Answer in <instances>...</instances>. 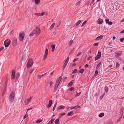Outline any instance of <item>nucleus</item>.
Instances as JSON below:
<instances>
[{
	"mask_svg": "<svg viewBox=\"0 0 124 124\" xmlns=\"http://www.w3.org/2000/svg\"><path fill=\"white\" fill-rule=\"evenodd\" d=\"M124 21V18L122 19L121 20V22H123Z\"/></svg>",
	"mask_w": 124,
	"mask_h": 124,
	"instance_id": "63",
	"label": "nucleus"
},
{
	"mask_svg": "<svg viewBox=\"0 0 124 124\" xmlns=\"http://www.w3.org/2000/svg\"><path fill=\"white\" fill-rule=\"evenodd\" d=\"M45 14V13L44 12H43L42 13H39L38 16H43Z\"/></svg>",
	"mask_w": 124,
	"mask_h": 124,
	"instance_id": "25",
	"label": "nucleus"
},
{
	"mask_svg": "<svg viewBox=\"0 0 124 124\" xmlns=\"http://www.w3.org/2000/svg\"><path fill=\"white\" fill-rule=\"evenodd\" d=\"M25 34L23 32H20L19 33V39L21 41H23V40Z\"/></svg>",
	"mask_w": 124,
	"mask_h": 124,
	"instance_id": "4",
	"label": "nucleus"
},
{
	"mask_svg": "<svg viewBox=\"0 0 124 124\" xmlns=\"http://www.w3.org/2000/svg\"><path fill=\"white\" fill-rule=\"evenodd\" d=\"M32 96H31L29 98L26 99L25 101V104L26 105L28 104L29 102H30L31 99H32Z\"/></svg>",
	"mask_w": 124,
	"mask_h": 124,
	"instance_id": "12",
	"label": "nucleus"
},
{
	"mask_svg": "<svg viewBox=\"0 0 124 124\" xmlns=\"http://www.w3.org/2000/svg\"><path fill=\"white\" fill-rule=\"evenodd\" d=\"M105 94V93H103L102 95L100 96V98L101 100L102 99L103 97L104 96V95Z\"/></svg>",
	"mask_w": 124,
	"mask_h": 124,
	"instance_id": "27",
	"label": "nucleus"
},
{
	"mask_svg": "<svg viewBox=\"0 0 124 124\" xmlns=\"http://www.w3.org/2000/svg\"><path fill=\"white\" fill-rule=\"evenodd\" d=\"M33 0L35 1V3L37 5L39 4L40 3V0Z\"/></svg>",
	"mask_w": 124,
	"mask_h": 124,
	"instance_id": "19",
	"label": "nucleus"
},
{
	"mask_svg": "<svg viewBox=\"0 0 124 124\" xmlns=\"http://www.w3.org/2000/svg\"><path fill=\"white\" fill-rule=\"evenodd\" d=\"M84 70L83 69H81L80 70V73H82L84 72Z\"/></svg>",
	"mask_w": 124,
	"mask_h": 124,
	"instance_id": "40",
	"label": "nucleus"
},
{
	"mask_svg": "<svg viewBox=\"0 0 124 124\" xmlns=\"http://www.w3.org/2000/svg\"><path fill=\"white\" fill-rule=\"evenodd\" d=\"M92 56H90L87 58V60H89L90 59H92Z\"/></svg>",
	"mask_w": 124,
	"mask_h": 124,
	"instance_id": "43",
	"label": "nucleus"
},
{
	"mask_svg": "<svg viewBox=\"0 0 124 124\" xmlns=\"http://www.w3.org/2000/svg\"><path fill=\"white\" fill-rule=\"evenodd\" d=\"M87 22V21H85L82 24V25L81 26V27L83 26H84V25Z\"/></svg>",
	"mask_w": 124,
	"mask_h": 124,
	"instance_id": "38",
	"label": "nucleus"
},
{
	"mask_svg": "<svg viewBox=\"0 0 124 124\" xmlns=\"http://www.w3.org/2000/svg\"><path fill=\"white\" fill-rule=\"evenodd\" d=\"M77 71V70L76 69H75L73 70V72L74 73H75Z\"/></svg>",
	"mask_w": 124,
	"mask_h": 124,
	"instance_id": "53",
	"label": "nucleus"
},
{
	"mask_svg": "<svg viewBox=\"0 0 124 124\" xmlns=\"http://www.w3.org/2000/svg\"><path fill=\"white\" fill-rule=\"evenodd\" d=\"M48 49L47 48L46 49L45 52V54L43 57V59L44 61L46 59L47 57L48 54Z\"/></svg>",
	"mask_w": 124,
	"mask_h": 124,
	"instance_id": "11",
	"label": "nucleus"
},
{
	"mask_svg": "<svg viewBox=\"0 0 124 124\" xmlns=\"http://www.w3.org/2000/svg\"><path fill=\"white\" fill-rule=\"evenodd\" d=\"M69 60V57H67L66 58L65 62L63 66V69H64L66 67L67 64L68 63Z\"/></svg>",
	"mask_w": 124,
	"mask_h": 124,
	"instance_id": "10",
	"label": "nucleus"
},
{
	"mask_svg": "<svg viewBox=\"0 0 124 124\" xmlns=\"http://www.w3.org/2000/svg\"><path fill=\"white\" fill-rule=\"evenodd\" d=\"M98 70H96L95 71V73L94 74V76H96L98 74Z\"/></svg>",
	"mask_w": 124,
	"mask_h": 124,
	"instance_id": "33",
	"label": "nucleus"
},
{
	"mask_svg": "<svg viewBox=\"0 0 124 124\" xmlns=\"http://www.w3.org/2000/svg\"><path fill=\"white\" fill-rule=\"evenodd\" d=\"M103 22V20L102 19L99 18L97 20V23L98 24H102Z\"/></svg>",
	"mask_w": 124,
	"mask_h": 124,
	"instance_id": "14",
	"label": "nucleus"
},
{
	"mask_svg": "<svg viewBox=\"0 0 124 124\" xmlns=\"http://www.w3.org/2000/svg\"><path fill=\"white\" fill-rule=\"evenodd\" d=\"M49 104L47 106V107L49 108L51 107L52 103V101L51 100H50L49 101Z\"/></svg>",
	"mask_w": 124,
	"mask_h": 124,
	"instance_id": "15",
	"label": "nucleus"
},
{
	"mask_svg": "<svg viewBox=\"0 0 124 124\" xmlns=\"http://www.w3.org/2000/svg\"><path fill=\"white\" fill-rule=\"evenodd\" d=\"M80 3V1H78L76 3V5L78 6H79Z\"/></svg>",
	"mask_w": 124,
	"mask_h": 124,
	"instance_id": "36",
	"label": "nucleus"
},
{
	"mask_svg": "<svg viewBox=\"0 0 124 124\" xmlns=\"http://www.w3.org/2000/svg\"><path fill=\"white\" fill-rule=\"evenodd\" d=\"M105 21L107 23H108L109 22V20L108 19H107L105 20Z\"/></svg>",
	"mask_w": 124,
	"mask_h": 124,
	"instance_id": "44",
	"label": "nucleus"
},
{
	"mask_svg": "<svg viewBox=\"0 0 124 124\" xmlns=\"http://www.w3.org/2000/svg\"><path fill=\"white\" fill-rule=\"evenodd\" d=\"M73 43V41L72 40H70L69 42V44L70 45H71Z\"/></svg>",
	"mask_w": 124,
	"mask_h": 124,
	"instance_id": "51",
	"label": "nucleus"
},
{
	"mask_svg": "<svg viewBox=\"0 0 124 124\" xmlns=\"http://www.w3.org/2000/svg\"><path fill=\"white\" fill-rule=\"evenodd\" d=\"M35 33V32L34 31L33 32H32L31 33L30 35V36H33L34 35V34Z\"/></svg>",
	"mask_w": 124,
	"mask_h": 124,
	"instance_id": "35",
	"label": "nucleus"
},
{
	"mask_svg": "<svg viewBox=\"0 0 124 124\" xmlns=\"http://www.w3.org/2000/svg\"><path fill=\"white\" fill-rule=\"evenodd\" d=\"M59 119H57L55 120L54 121V123L55 124H59Z\"/></svg>",
	"mask_w": 124,
	"mask_h": 124,
	"instance_id": "21",
	"label": "nucleus"
},
{
	"mask_svg": "<svg viewBox=\"0 0 124 124\" xmlns=\"http://www.w3.org/2000/svg\"><path fill=\"white\" fill-rule=\"evenodd\" d=\"M120 33H124V30L121 31L120 32Z\"/></svg>",
	"mask_w": 124,
	"mask_h": 124,
	"instance_id": "60",
	"label": "nucleus"
},
{
	"mask_svg": "<svg viewBox=\"0 0 124 124\" xmlns=\"http://www.w3.org/2000/svg\"><path fill=\"white\" fill-rule=\"evenodd\" d=\"M79 59V58H76L74 59L73 60V62H75L76 61L78 60Z\"/></svg>",
	"mask_w": 124,
	"mask_h": 124,
	"instance_id": "46",
	"label": "nucleus"
},
{
	"mask_svg": "<svg viewBox=\"0 0 124 124\" xmlns=\"http://www.w3.org/2000/svg\"><path fill=\"white\" fill-rule=\"evenodd\" d=\"M75 108H80V107L79 105H77L76 106H74Z\"/></svg>",
	"mask_w": 124,
	"mask_h": 124,
	"instance_id": "45",
	"label": "nucleus"
},
{
	"mask_svg": "<svg viewBox=\"0 0 124 124\" xmlns=\"http://www.w3.org/2000/svg\"><path fill=\"white\" fill-rule=\"evenodd\" d=\"M33 70H31L30 71L29 73L30 74H31L32 73V72H33Z\"/></svg>",
	"mask_w": 124,
	"mask_h": 124,
	"instance_id": "55",
	"label": "nucleus"
},
{
	"mask_svg": "<svg viewBox=\"0 0 124 124\" xmlns=\"http://www.w3.org/2000/svg\"><path fill=\"white\" fill-rule=\"evenodd\" d=\"M73 114V112H70L68 113L67 115L68 116H70L72 115Z\"/></svg>",
	"mask_w": 124,
	"mask_h": 124,
	"instance_id": "28",
	"label": "nucleus"
},
{
	"mask_svg": "<svg viewBox=\"0 0 124 124\" xmlns=\"http://www.w3.org/2000/svg\"><path fill=\"white\" fill-rule=\"evenodd\" d=\"M54 25V23H53L52 25L50 27V29H53Z\"/></svg>",
	"mask_w": 124,
	"mask_h": 124,
	"instance_id": "26",
	"label": "nucleus"
},
{
	"mask_svg": "<svg viewBox=\"0 0 124 124\" xmlns=\"http://www.w3.org/2000/svg\"><path fill=\"white\" fill-rule=\"evenodd\" d=\"M120 41L121 42H122L123 41H124V38H123L120 39Z\"/></svg>",
	"mask_w": 124,
	"mask_h": 124,
	"instance_id": "32",
	"label": "nucleus"
},
{
	"mask_svg": "<svg viewBox=\"0 0 124 124\" xmlns=\"http://www.w3.org/2000/svg\"><path fill=\"white\" fill-rule=\"evenodd\" d=\"M15 92H12L10 94V97L9 98V101L10 103H12L14 101V98L15 97Z\"/></svg>",
	"mask_w": 124,
	"mask_h": 124,
	"instance_id": "3",
	"label": "nucleus"
},
{
	"mask_svg": "<svg viewBox=\"0 0 124 124\" xmlns=\"http://www.w3.org/2000/svg\"><path fill=\"white\" fill-rule=\"evenodd\" d=\"M98 43H94L93 45V46H98Z\"/></svg>",
	"mask_w": 124,
	"mask_h": 124,
	"instance_id": "42",
	"label": "nucleus"
},
{
	"mask_svg": "<svg viewBox=\"0 0 124 124\" xmlns=\"http://www.w3.org/2000/svg\"><path fill=\"white\" fill-rule=\"evenodd\" d=\"M56 104H57V103H56L54 105L53 107V111H54L55 110V109L56 108Z\"/></svg>",
	"mask_w": 124,
	"mask_h": 124,
	"instance_id": "30",
	"label": "nucleus"
},
{
	"mask_svg": "<svg viewBox=\"0 0 124 124\" xmlns=\"http://www.w3.org/2000/svg\"><path fill=\"white\" fill-rule=\"evenodd\" d=\"M119 66V65L118 62H116V66L117 67H118Z\"/></svg>",
	"mask_w": 124,
	"mask_h": 124,
	"instance_id": "52",
	"label": "nucleus"
},
{
	"mask_svg": "<svg viewBox=\"0 0 124 124\" xmlns=\"http://www.w3.org/2000/svg\"><path fill=\"white\" fill-rule=\"evenodd\" d=\"M65 114V113H62L60 114V115L61 116H63Z\"/></svg>",
	"mask_w": 124,
	"mask_h": 124,
	"instance_id": "47",
	"label": "nucleus"
},
{
	"mask_svg": "<svg viewBox=\"0 0 124 124\" xmlns=\"http://www.w3.org/2000/svg\"><path fill=\"white\" fill-rule=\"evenodd\" d=\"M28 116V115L27 114H26L24 117L23 119H24L25 118L27 117Z\"/></svg>",
	"mask_w": 124,
	"mask_h": 124,
	"instance_id": "48",
	"label": "nucleus"
},
{
	"mask_svg": "<svg viewBox=\"0 0 124 124\" xmlns=\"http://www.w3.org/2000/svg\"><path fill=\"white\" fill-rule=\"evenodd\" d=\"M122 51H119L115 53V56L116 58L119 59H120V56L122 55Z\"/></svg>",
	"mask_w": 124,
	"mask_h": 124,
	"instance_id": "6",
	"label": "nucleus"
},
{
	"mask_svg": "<svg viewBox=\"0 0 124 124\" xmlns=\"http://www.w3.org/2000/svg\"><path fill=\"white\" fill-rule=\"evenodd\" d=\"M42 121V120L39 119V120H37L36 121V122L37 123H39L41 122Z\"/></svg>",
	"mask_w": 124,
	"mask_h": 124,
	"instance_id": "31",
	"label": "nucleus"
},
{
	"mask_svg": "<svg viewBox=\"0 0 124 124\" xmlns=\"http://www.w3.org/2000/svg\"><path fill=\"white\" fill-rule=\"evenodd\" d=\"M81 21V20H79L78 22L76 23L75 26L77 27L80 24Z\"/></svg>",
	"mask_w": 124,
	"mask_h": 124,
	"instance_id": "17",
	"label": "nucleus"
},
{
	"mask_svg": "<svg viewBox=\"0 0 124 124\" xmlns=\"http://www.w3.org/2000/svg\"><path fill=\"white\" fill-rule=\"evenodd\" d=\"M81 53V52H78V53L77 55V56H79L80 55Z\"/></svg>",
	"mask_w": 124,
	"mask_h": 124,
	"instance_id": "49",
	"label": "nucleus"
},
{
	"mask_svg": "<svg viewBox=\"0 0 124 124\" xmlns=\"http://www.w3.org/2000/svg\"><path fill=\"white\" fill-rule=\"evenodd\" d=\"M104 116V114L103 113H100L99 115L100 117H102Z\"/></svg>",
	"mask_w": 124,
	"mask_h": 124,
	"instance_id": "24",
	"label": "nucleus"
},
{
	"mask_svg": "<svg viewBox=\"0 0 124 124\" xmlns=\"http://www.w3.org/2000/svg\"><path fill=\"white\" fill-rule=\"evenodd\" d=\"M74 89V88L73 87H71L70 89V91H72V90H73Z\"/></svg>",
	"mask_w": 124,
	"mask_h": 124,
	"instance_id": "57",
	"label": "nucleus"
},
{
	"mask_svg": "<svg viewBox=\"0 0 124 124\" xmlns=\"http://www.w3.org/2000/svg\"><path fill=\"white\" fill-rule=\"evenodd\" d=\"M38 14H39V13H35V15H37V16H38Z\"/></svg>",
	"mask_w": 124,
	"mask_h": 124,
	"instance_id": "64",
	"label": "nucleus"
},
{
	"mask_svg": "<svg viewBox=\"0 0 124 124\" xmlns=\"http://www.w3.org/2000/svg\"><path fill=\"white\" fill-rule=\"evenodd\" d=\"M70 108L71 109H72L75 108L74 106V107H73L72 106L71 107H70Z\"/></svg>",
	"mask_w": 124,
	"mask_h": 124,
	"instance_id": "56",
	"label": "nucleus"
},
{
	"mask_svg": "<svg viewBox=\"0 0 124 124\" xmlns=\"http://www.w3.org/2000/svg\"><path fill=\"white\" fill-rule=\"evenodd\" d=\"M88 65L87 64H86V65H85V68H87L88 67Z\"/></svg>",
	"mask_w": 124,
	"mask_h": 124,
	"instance_id": "59",
	"label": "nucleus"
},
{
	"mask_svg": "<svg viewBox=\"0 0 124 124\" xmlns=\"http://www.w3.org/2000/svg\"><path fill=\"white\" fill-rule=\"evenodd\" d=\"M11 41L9 39H6L4 42V45L5 47H8L9 46Z\"/></svg>",
	"mask_w": 124,
	"mask_h": 124,
	"instance_id": "7",
	"label": "nucleus"
},
{
	"mask_svg": "<svg viewBox=\"0 0 124 124\" xmlns=\"http://www.w3.org/2000/svg\"><path fill=\"white\" fill-rule=\"evenodd\" d=\"M108 23L109 25H112V23L111 21L109 22Z\"/></svg>",
	"mask_w": 124,
	"mask_h": 124,
	"instance_id": "54",
	"label": "nucleus"
},
{
	"mask_svg": "<svg viewBox=\"0 0 124 124\" xmlns=\"http://www.w3.org/2000/svg\"><path fill=\"white\" fill-rule=\"evenodd\" d=\"M73 84V82H70L68 84V85L69 86H71Z\"/></svg>",
	"mask_w": 124,
	"mask_h": 124,
	"instance_id": "37",
	"label": "nucleus"
},
{
	"mask_svg": "<svg viewBox=\"0 0 124 124\" xmlns=\"http://www.w3.org/2000/svg\"><path fill=\"white\" fill-rule=\"evenodd\" d=\"M35 35L36 36L38 35L40 33V30L39 27H37L36 28V30L34 31Z\"/></svg>",
	"mask_w": 124,
	"mask_h": 124,
	"instance_id": "8",
	"label": "nucleus"
},
{
	"mask_svg": "<svg viewBox=\"0 0 124 124\" xmlns=\"http://www.w3.org/2000/svg\"><path fill=\"white\" fill-rule=\"evenodd\" d=\"M104 89L105 90L106 93H107L108 92V87L107 86H106L105 87Z\"/></svg>",
	"mask_w": 124,
	"mask_h": 124,
	"instance_id": "23",
	"label": "nucleus"
},
{
	"mask_svg": "<svg viewBox=\"0 0 124 124\" xmlns=\"http://www.w3.org/2000/svg\"><path fill=\"white\" fill-rule=\"evenodd\" d=\"M4 48V47H2L0 48V52Z\"/></svg>",
	"mask_w": 124,
	"mask_h": 124,
	"instance_id": "50",
	"label": "nucleus"
},
{
	"mask_svg": "<svg viewBox=\"0 0 124 124\" xmlns=\"http://www.w3.org/2000/svg\"><path fill=\"white\" fill-rule=\"evenodd\" d=\"M103 36L102 35H100L97 37L96 39L95 40L97 41H98L101 39L103 38Z\"/></svg>",
	"mask_w": 124,
	"mask_h": 124,
	"instance_id": "16",
	"label": "nucleus"
},
{
	"mask_svg": "<svg viewBox=\"0 0 124 124\" xmlns=\"http://www.w3.org/2000/svg\"><path fill=\"white\" fill-rule=\"evenodd\" d=\"M17 43V41L16 40H13L12 41V44L14 46H15Z\"/></svg>",
	"mask_w": 124,
	"mask_h": 124,
	"instance_id": "20",
	"label": "nucleus"
},
{
	"mask_svg": "<svg viewBox=\"0 0 124 124\" xmlns=\"http://www.w3.org/2000/svg\"><path fill=\"white\" fill-rule=\"evenodd\" d=\"M101 62H100L98 64V65L97 66L96 68V69H98L99 68L100 65H101Z\"/></svg>",
	"mask_w": 124,
	"mask_h": 124,
	"instance_id": "34",
	"label": "nucleus"
},
{
	"mask_svg": "<svg viewBox=\"0 0 124 124\" xmlns=\"http://www.w3.org/2000/svg\"><path fill=\"white\" fill-rule=\"evenodd\" d=\"M62 77L60 76L57 79L54 88V91L57 90L58 87L62 79Z\"/></svg>",
	"mask_w": 124,
	"mask_h": 124,
	"instance_id": "2",
	"label": "nucleus"
},
{
	"mask_svg": "<svg viewBox=\"0 0 124 124\" xmlns=\"http://www.w3.org/2000/svg\"><path fill=\"white\" fill-rule=\"evenodd\" d=\"M33 64V61L32 59H30L28 60V62L27 64V68H30L32 65Z\"/></svg>",
	"mask_w": 124,
	"mask_h": 124,
	"instance_id": "5",
	"label": "nucleus"
},
{
	"mask_svg": "<svg viewBox=\"0 0 124 124\" xmlns=\"http://www.w3.org/2000/svg\"><path fill=\"white\" fill-rule=\"evenodd\" d=\"M53 84V82L52 81H50V87L52 86V85Z\"/></svg>",
	"mask_w": 124,
	"mask_h": 124,
	"instance_id": "41",
	"label": "nucleus"
},
{
	"mask_svg": "<svg viewBox=\"0 0 124 124\" xmlns=\"http://www.w3.org/2000/svg\"><path fill=\"white\" fill-rule=\"evenodd\" d=\"M79 95V94H78V93H77L75 95V96L76 97H77Z\"/></svg>",
	"mask_w": 124,
	"mask_h": 124,
	"instance_id": "58",
	"label": "nucleus"
},
{
	"mask_svg": "<svg viewBox=\"0 0 124 124\" xmlns=\"http://www.w3.org/2000/svg\"><path fill=\"white\" fill-rule=\"evenodd\" d=\"M52 51L53 52L54 51L55 48V45H52Z\"/></svg>",
	"mask_w": 124,
	"mask_h": 124,
	"instance_id": "22",
	"label": "nucleus"
},
{
	"mask_svg": "<svg viewBox=\"0 0 124 124\" xmlns=\"http://www.w3.org/2000/svg\"><path fill=\"white\" fill-rule=\"evenodd\" d=\"M76 65V64L74 63V64H73L72 65V66H75Z\"/></svg>",
	"mask_w": 124,
	"mask_h": 124,
	"instance_id": "62",
	"label": "nucleus"
},
{
	"mask_svg": "<svg viewBox=\"0 0 124 124\" xmlns=\"http://www.w3.org/2000/svg\"><path fill=\"white\" fill-rule=\"evenodd\" d=\"M101 56V53L99 51L98 52L97 55L95 57L94 60L96 61L98 59H100Z\"/></svg>",
	"mask_w": 124,
	"mask_h": 124,
	"instance_id": "9",
	"label": "nucleus"
},
{
	"mask_svg": "<svg viewBox=\"0 0 124 124\" xmlns=\"http://www.w3.org/2000/svg\"><path fill=\"white\" fill-rule=\"evenodd\" d=\"M122 117H120V118L119 119H118L117 120V121H120V120L121 119V118H122Z\"/></svg>",
	"mask_w": 124,
	"mask_h": 124,
	"instance_id": "61",
	"label": "nucleus"
},
{
	"mask_svg": "<svg viewBox=\"0 0 124 124\" xmlns=\"http://www.w3.org/2000/svg\"><path fill=\"white\" fill-rule=\"evenodd\" d=\"M43 76V74L42 75H39L38 76V77L39 79H40Z\"/></svg>",
	"mask_w": 124,
	"mask_h": 124,
	"instance_id": "29",
	"label": "nucleus"
},
{
	"mask_svg": "<svg viewBox=\"0 0 124 124\" xmlns=\"http://www.w3.org/2000/svg\"><path fill=\"white\" fill-rule=\"evenodd\" d=\"M65 108V107L63 105H61L59 106L58 108V110H59L60 109H64Z\"/></svg>",
	"mask_w": 124,
	"mask_h": 124,
	"instance_id": "18",
	"label": "nucleus"
},
{
	"mask_svg": "<svg viewBox=\"0 0 124 124\" xmlns=\"http://www.w3.org/2000/svg\"><path fill=\"white\" fill-rule=\"evenodd\" d=\"M12 73L11 75V78L12 79H15L16 78V80H17L19 78L20 74L18 72L17 73L16 75L15 73V72L14 70H12Z\"/></svg>",
	"mask_w": 124,
	"mask_h": 124,
	"instance_id": "1",
	"label": "nucleus"
},
{
	"mask_svg": "<svg viewBox=\"0 0 124 124\" xmlns=\"http://www.w3.org/2000/svg\"><path fill=\"white\" fill-rule=\"evenodd\" d=\"M54 120V119H52L50 120V122L51 124H52L53 123Z\"/></svg>",
	"mask_w": 124,
	"mask_h": 124,
	"instance_id": "39",
	"label": "nucleus"
},
{
	"mask_svg": "<svg viewBox=\"0 0 124 124\" xmlns=\"http://www.w3.org/2000/svg\"><path fill=\"white\" fill-rule=\"evenodd\" d=\"M8 81V78L7 77L6 78V80L5 84V88H4L5 91H4V92H3V93L2 94V96H3L4 94L5 93V92L6 91L5 90L6 89V88L7 87V84Z\"/></svg>",
	"mask_w": 124,
	"mask_h": 124,
	"instance_id": "13",
	"label": "nucleus"
}]
</instances>
